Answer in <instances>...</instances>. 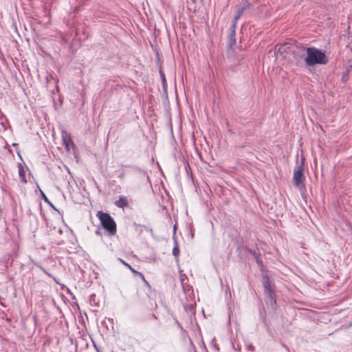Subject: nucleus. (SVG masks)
Returning a JSON list of instances; mask_svg holds the SVG:
<instances>
[{"mask_svg":"<svg viewBox=\"0 0 352 352\" xmlns=\"http://www.w3.org/2000/svg\"><path fill=\"white\" fill-rule=\"evenodd\" d=\"M263 284L265 288V292L268 294L270 297L272 298V292H273V287L271 283V281L267 276L263 277Z\"/></svg>","mask_w":352,"mask_h":352,"instance_id":"obj_6","label":"nucleus"},{"mask_svg":"<svg viewBox=\"0 0 352 352\" xmlns=\"http://www.w3.org/2000/svg\"><path fill=\"white\" fill-rule=\"evenodd\" d=\"M95 232H96V234H97V235H100V236L101 235V232L98 229L96 230Z\"/></svg>","mask_w":352,"mask_h":352,"instance_id":"obj_20","label":"nucleus"},{"mask_svg":"<svg viewBox=\"0 0 352 352\" xmlns=\"http://www.w3.org/2000/svg\"><path fill=\"white\" fill-rule=\"evenodd\" d=\"M23 183H26V182H27V181L25 180V177H23Z\"/></svg>","mask_w":352,"mask_h":352,"instance_id":"obj_22","label":"nucleus"},{"mask_svg":"<svg viewBox=\"0 0 352 352\" xmlns=\"http://www.w3.org/2000/svg\"><path fill=\"white\" fill-rule=\"evenodd\" d=\"M253 254H254V257H255V258H256V260L257 263H258V264H259L260 263H261V259L259 258L258 255L256 254V252L255 251L253 252Z\"/></svg>","mask_w":352,"mask_h":352,"instance_id":"obj_15","label":"nucleus"},{"mask_svg":"<svg viewBox=\"0 0 352 352\" xmlns=\"http://www.w3.org/2000/svg\"><path fill=\"white\" fill-rule=\"evenodd\" d=\"M49 80H50V78L47 77V81L49 82Z\"/></svg>","mask_w":352,"mask_h":352,"instance_id":"obj_24","label":"nucleus"},{"mask_svg":"<svg viewBox=\"0 0 352 352\" xmlns=\"http://www.w3.org/2000/svg\"><path fill=\"white\" fill-rule=\"evenodd\" d=\"M250 6V3L247 0H242L241 3L236 7V12H240V14H242L246 9H248Z\"/></svg>","mask_w":352,"mask_h":352,"instance_id":"obj_8","label":"nucleus"},{"mask_svg":"<svg viewBox=\"0 0 352 352\" xmlns=\"http://www.w3.org/2000/svg\"><path fill=\"white\" fill-rule=\"evenodd\" d=\"M114 204L120 208H124L129 206V202L126 197L120 196L119 199L114 201Z\"/></svg>","mask_w":352,"mask_h":352,"instance_id":"obj_7","label":"nucleus"},{"mask_svg":"<svg viewBox=\"0 0 352 352\" xmlns=\"http://www.w3.org/2000/svg\"><path fill=\"white\" fill-rule=\"evenodd\" d=\"M19 174L21 177H22V166L21 164L19 165Z\"/></svg>","mask_w":352,"mask_h":352,"instance_id":"obj_16","label":"nucleus"},{"mask_svg":"<svg viewBox=\"0 0 352 352\" xmlns=\"http://www.w3.org/2000/svg\"><path fill=\"white\" fill-rule=\"evenodd\" d=\"M184 278L181 279L182 285V287H183L184 292L186 295L190 296V295L193 292V291L191 289V287L189 285H186V286L184 285Z\"/></svg>","mask_w":352,"mask_h":352,"instance_id":"obj_9","label":"nucleus"},{"mask_svg":"<svg viewBox=\"0 0 352 352\" xmlns=\"http://www.w3.org/2000/svg\"><path fill=\"white\" fill-rule=\"evenodd\" d=\"M42 195H43V199H44L46 202L50 203V201H49L48 199L47 198V197L45 196V195L44 193H43V192H42Z\"/></svg>","mask_w":352,"mask_h":352,"instance_id":"obj_17","label":"nucleus"},{"mask_svg":"<svg viewBox=\"0 0 352 352\" xmlns=\"http://www.w3.org/2000/svg\"><path fill=\"white\" fill-rule=\"evenodd\" d=\"M138 274L142 277L143 281L144 282L145 285L148 287H151V285L150 284L148 283V281L144 278V275L142 274V273H138Z\"/></svg>","mask_w":352,"mask_h":352,"instance_id":"obj_14","label":"nucleus"},{"mask_svg":"<svg viewBox=\"0 0 352 352\" xmlns=\"http://www.w3.org/2000/svg\"><path fill=\"white\" fill-rule=\"evenodd\" d=\"M120 261L125 266L127 267V268H129L133 274H138V272L135 271L129 264H128L127 263H126L124 261H123L122 259L120 258L119 259Z\"/></svg>","mask_w":352,"mask_h":352,"instance_id":"obj_12","label":"nucleus"},{"mask_svg":"<svg viewBox=\"0 0 352 352\" xmlns=\"http://www.w3.org/2000/svg\"><path fill=\"white\" fill-rule=\"evenodd\" d=\"M50 78L51 80H53L56 84L57 83V80L55 78H54L52 75H50Z\"/></svg>","mask_w":352,"mask_h":352,"instance_id":"obj_19","label":"nucleus"},{"mask_svg":"<svg viewBox=\"0 0 352 352\" xmlns=\"http://www.w3.org/2000/svg\"><path fill=\"white\" fill-rule=\"evenodd\" d=\"M96 215L100 219L103 228L109 232V235H114L116 232V224L110 214L99 211Z\"/></svg>","mask_w":352,"mask_h":352,"instance_id":"obj_2","label":"nucleus"},{"mask_svg":"<svg viewBox=\"0 0 352 352\" xmlns=\"http://www.w3.org/2000/svg\"><path fill=\"white\" fill-rule=\"evenodd\" d=\"M49 80H50V78L47 77V81L49 82Z\"/></svg>","mask_w":352,"mask_h":352,"instance_id":"obj_23","label":"nucleus"},{"mask_svg":"<svg viewBox=\"0 0 352 352\" xmlns=\"http://www.w3.org/2000/svg\"><path fill=\"white\" fill-rule=\"evenodd\" d=\"M120 177L122 178L123 177V174L120 175Z\"/></svg>","mask_w":352,"mask_h":352,"instance_id":"obj_25","label":"nucleus"},{"mask_svg":"<svg viewBox=\"0 0 352 352\" xmlns=\"http://www.w3.org/2000/svg\"><path fill=\"white\" fill-rule=\"evenodd\" d=\"M248 349L251 351H254V346L252 344H250L248 346Z\"/></svg>","mask_w":352,"mask_h":352,"instance_id":"obj_18","label":"nucleus"},{"mask_svg":"<svg viewBox=\"0 0 352 352\" xmlns=\"http://www.w3.org/2000/svg\"><path fill=\"white\" fill-rule=\"evenodd\" d=\"M241 15L242 14H240V12H236V14L233 19L231 27H232L234 28H236L238 21L240 19V17L241 16Z\"/></svg>","mask_w":352,"mask_h":352,"instance_id":"obj_10","label":"nucleus"},{"mask_svg":"<svg viewBox=\"0 0 352 352\" xmlns=\"http://www.w3.org/2000/svg\"><path fill=\"white\" fill-rule=\"evenodd\" d=\"M293 180L294 185L299 189L304 187L305 176L300 167H298L297 170H295Z\"/></svg>","mask_w":352,"mask_h":352,"instance_id":"obj_3","label":"nucleus"},{"mask_svg":"<svg viewBox=\"0 0 352 352\" xmlns=\"http://www.w3.org/2000/svg\"><path fill=\"white\" fill-rule=\"evenodd\" d=\"M236 45V28L230 27V32L229 35V42H228V55H231V54L234 51V46Z\"/></svg>","mask_w":352,"mask_h":352,"instance_id":"obj_4","label":"nucleus"},{"mask_svg":"<svg viewBox=\"0 0 352 352\" xmlns=\"http://www.w3.org/2000/svg\"><path fill=\"white\" fill-rule=\"evenodd\" d=\"M303 51L307 53L305 58L307 66H314L315 65H324L328 62L325 54L316 47H303Z\"/></svg>","mask_w":352,"mask_h":352,"instance_id":"obj_1","label":"nucleus"},{"mask_svg":"<svg viewBox=\"0 0 352 352\" xmlns=\"http://www.w3.org/2000/svg\"><path fill=\"white\" fill-rule=\"evenodd\" d=\"M173 255L175 258H177L179 255V248L178 243L176 241H175V246L173 249Z\"/></svg>","mask_w":352,"mask_h":352,"instance_id":"obj_11","label":"nucleus"},{"mask_svg":"<svg viewBox=\"0 0 352 352\" xmlns=\"http://www.w3.org/2000/svg\"><path fill=\"white\" fill-rule=\"evenodd\" d=\"M89 302L91 305L98 306V302L96 300V295L94 294L90 295L89 296Z\"/></svg>","mask_w":352,"mask_h":352,"instance_id":"obj_13","label":"nucleus"},{"mask_svg":"<svg viewBox=\"0 0 352 352\" xmlns=\"http://www.w3.org/2000/svg\"><path fill=\"white\" fill-rule=\"evenodd\" d=\"M16 152H17V154H18L19 157L21 159H22V157H21V155L20 152H19V151H17Z\"/></svg>","mask_w":352,"mask_h":352,"instance_id":"obj_21","label":"nucleus"},{"mask_svg":"<svg viewBox=\"0 0 352 352\" xmlns=\"http://www.w3.org/2000/svg\"><path fill=\"white\" fill-rule=\"evenodd\" d=\"M61 138H62L63 144L65 145L66 148L69 151V146H73V142H72L70 135L65 131H62Z\"/></svg>","mask_w":352,"mask_h":352,"instance_id":"obj_5","label":"nucleus"}]
</instances>
